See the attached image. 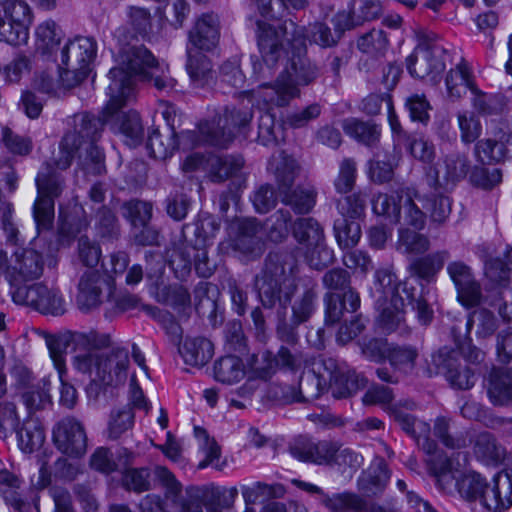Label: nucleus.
<instances>
[{
	"label": "nucleus",
	"mask_w": 512,
	"mask_h": 512,
	"mask_svg": "<svg viewBox=\"0 0 512 512\" xmlns=\"http://www.w3.org/2000/svg\"><path fill=\"white\" fill-rule=\"evenodd\" d=\"M129 364L128 351L124 348H117L104 359V366L107 370V379L105 383L123 382L127 376Z\"/></svg>",
	"instance_id": "46"
},
{
	"label": "nucleus",
	"mask_w": 512,
	"mask_h": 512,
	"mask_svg": "<svg viewBox=\"0 0 512 512\" xmlns=\"http://www.w3.org/2000/svg\"><path fill=\"white\" fill-rule=\"evenodd\" d=\"M411 227H400L395 244L396 250L407 256L421 255L430 249L428 236Z\"/></svg>",
	"instance_id": "30"
},
{
	"label": "nucleus",
	"mask_w": 512,
	"mask_h": 512,
	"mask_svg": "<svg viewBox=\"0 0 512 512\" xmlns=\"http://www.w3.org/2000/svg\"><path fill=\"white\" fill-rule=\"evenodd\" d=\"M342 128L348 136L366 146H374L379 141L381 135V130L378 125L370 121L365 122L356 118L344 120Z\"/></svg>",
	"instance_id": "37"
},
{
	"label": "nucleus",
	"mask_w": 512,
	"mask_h": 512,
	"mask_svg": "<svg viewBox=\"0 0 512 512\" xmlns=\"http://www.w3.org/2000/svg\"><path fill=\"white\" fill-rule=\"evenodd\" d=\"M77 255L79 261L90 269L96 267L100 261L102 251L100 246L87 236L78 239Z\"/></svg>",
	"instance_id": "59"
},
{
	"label": "nucleus",
	"mask_w": 512,
	"mask_h": 512,
	"mask_svg": "<svg viewBox=\"0 0 512 512\" xmlns=\"http://www.w3.org/2000/svg\"><path fill=\"white\" fill-rule=\"evenodd\" d=\"M306 48L291 46V56L274 83L260 84L259 97L264 106L284 107L300 97V87L312 84L319 76V67L305 57Z\"/></svg>",
	"instance_id": "5"
},
{
	"label": "nucleus",
	"mask_w": 512,
	"mask_h": 512,
	"mask_svg": "<svg viewBox=\"0 0 512 512\" xmlns=\"http://www.w3.org/2000/svg\"><path fill=\"white\" fill-rule=\"evenodd\" d=\"M214 376L225 384L236 383L245 376L244 364L237 356L222 357L214 364Z\"/></svg>",
	"instance_id": "41"
},
{
	"label": "nucleus",
	"mask_w": 512,
	"mask_h": 512,
	"mask_svg": "<svg viewBox=\"0 0 512 512\" xmlns=\"http://www.w3.org/2000/svg\"><path fill=\"white\" fill-rule=\"evenodd\" d=\"M446 52L439 44H419L407 58V69L413 77L427 79L437 85L445 70Z\"/></svg>",
	"instance_id": "11"
},
{
	"label": "nucleus",
	"mask_w": 512,
	"mask_h": 512,
	"mask_svg": "<svg viewBox=\"0 0 512 512\" xmlns=\"http://www.w3.org/2000/svg\"><path fill=\"white\" fill-rule=\"evenodd\" d=\"M357 46L363 53L377 54L386 50L388 39L382 30L372 29L358 39Z\"/></svg>",
	"instance_id": "63"
},
{
	"label": "nucleus",
	"mask_w": 512,
	"mask_h": 512,
	"mask_svg": "<svg viewBox=\"0 0 512 512\" xmlns=\"http://www.w3.org/2000/svg\"><path fill=\"white\" fill-rule=\"evenodd\" d=\"M298 263L291 254H270L263 270L255 278L258 299L265 308H275L285 317L296 290Z\"/></svg>",
	"instance_id": "4"
},
{
	"label": "nucleus",
	"mask_w": 512,
	"mask_h": 512,
	"mask_svg": "<svg viewBox=\"0 0 512 512\" xmlns=\"http://www.w3.org/2000/svg\"><path fill=\"white\" fill-rule=\"evenodd\" d=\"M393 399L392 390L385 386L370 388L364 395L365 404L387 405V410L403 431L416 440L417 444L429 455L435 454L436 444L429 438L430 425L417 419L407 410L415 406L413 402L404 405H390Z\"/></svg>",
	"instance_id": "6"
},
{
	"label": "nucleus",
	"mask_w": 512,
	"mask_h": 512,
	"mask_svg": "<svg viewBox=\"0 0 512 512\" xmlns=\"http://www.w3.org/2000/svg\"><path fill=\"white\" fill-rule=\"evenodd\" d=\"M374 278L371 295L379 312L378 321L386 331H394L404 319L405 300L400 294L404 282L399 283L389 269L377 270Z\"/></svg>",
	"instance_id": "7"
},
{
	"label": "nucleus",
	"mask_w": 512,
	"mask_h": 512,
	"mask_svg": "<svg viewBox=\"0 0 512 512\" xmlns=\"http://www.w3.org/2000/svg\"><path fill=\"white\" fill-rule=\"evenodd\" d=\"M96 42L90 37H76L68 40L55 55L60 79L64 86L71 88L81 83L91 71L96 57Z\"/></svg>",
	"instance_id": "8"
},
{
	"label": "nucleus",
	"mask_w": 512,
	"mask_h": 512,
	"mask_svg": "<svg viewBox=\"0 0 512 512\" xmlns=\"http://www.w3.org/2000/svg\"><path fill=\"white\" fill-rule=\"evenodd\" d=\"M469 160L465 155L451 154L438 162L427 173V182L436 192L442 193L441 188H447L462 180L468 173Z\"/></svg>",
	"instance_id": "16"
},
{
	"label": "nucleus",
	"mask_w": 512,
	"mask_h": 512,
	"mask_svg": "<svg viewBox=\"0 0 512 512\" xmlns=\"http://www.w3.org/2000/svg\"><path fill=\"white\" fill-rule=\"evenodd\" d=\"M278 31L282 38L290 46L305 47L306 42L315 44L321 48H331L337 45L339 38L335 32L324 22L315 21L307 27H299L292 20L285 21L279 26Z\"/></svg>",
	"instance_id": "13"
},
{
	"label": "nucleus",
	"mask_w": 512,
	"mask_h": 512,
	"mask_svg": "<svg viewBox=\"0 0 512 512\" xmlns=\"http://www.w3.org/2000/svg\"><path fill=\"white\" fill-rule=\"evenodd\" d=\"M53 440L57 448L68 456H82L87 449L85 430L74 418H65L55 426Z\"/></svg>",
	"instance_id": "17"
},
{
	"label": "nucleus",
	"mask_w": 512,
	"mask_h": 512,
	"mask_svg": "<svg viewBox=\"0 0 512 512\" xmlns=\"http://www.w3.org/2000/svg\"><path fill=\"white\" fill-rule=\"evenodd\" d=\"M372 210L401 227L423 230L427 211L433 222L442 224L451 213V201L443 193H421L414 187H401L392 194L378 193L372 200Z\"/></svg>",
	"instance_id": "2"
},
{
	"label": "nucleus",
	"mask_w": 512,
	"mask_h": 512,
	"mask_svg": "<svg viewBox=\"0 0 512 512\" xmlns=\"http://www.w3.org/2000/svg\"><path fill=\"white\" fill-rule=\"evenodd\" d=\"M415 287L408 281H404L403 293L406 300L412 305V308L417 312L418 320L421 324L427 325L433 318V310L427 303L423 296L415 297Z\"/></svg>",
	"instance_id": "56"
},
{
	"label": "nucleus",
	"mask_w": 512,
	"mask_h": 512,
	"mask_svg": "<svg viewBox=\"0 0 512 512\" xmlns=\"http://www.w3.org/2000/svg\"><path fill=\"white\" fill-rule=\"evenodd\" d=\"M327 385V379L305 374L301 377L299 388H297L300 402L317 399L327 388Z\"/></svg>",
	"instance_id": "61"
},
{
	"label": "nucleus",
	"mask_w": 512,
	"mask_h": 512,
	"mask_svg": "<svg viewBox=\"0 0 512 512\" xmlns=\"http://www.w3.org/2000/svg\"><path fill=\"white\" fill-rule=\"evenodd\" d=\"M448 258V251H437L425 257L415 259L410 264V271L413 275L429 281L442 268Z\"/></svg>",
	"instance_id": "42"
},
{
	"label": "nucleus",
	"mask_w": 512,
	"mask_h": 512,
	"mask_svg": "<svg viewBox=\"0 0 512 512\" xmlns=\"http://www.w3.org/2000/svg\"><path fill=\"white\" fill-rule=\"evenodd\" d=\"M280 136L281 128L276 125L274 114L267 109L259 117L258 140L267 146L277 143Z\"/></svg>",
	"instance_id": "53"
},
{
	"label": "nucleus",
	"mask_w": 512,
	"mask_h": 512,
	"mask_svg": "<svg viewBox=\"0 0 512 512\" xmlns=\"http://www.w3.org/2000/svg\"><path fill=\"white\" fill-rule=\"evenodd\" d=\"M102 277L95 269L86 270L78 283L77 305L82 311H88L101 303Z\"/></svg>",
	"instance_id": "24"
},
{
	"label": "nucleus",
	"mask_w": 512,
	"mask_h": 512,
	"mask_svg": "<svg viewBox=\"0 0 512 512\" xmlns=\"http://www.w3.org/2000/svg\"><path fill=\"white\" fill-rule=\"evenodd\" d=\"M44 269V261L42 255L32 249L17 250L14 253V261L7 270V281L10 290L17 287H28L26 282L38 279Z\"/></svg>",
	"instance_id": "15"
},
{
	"label": "nucleus",
	"mask_w": 512,
	"mask_h": 512,
	"mask_svg": "<svg viewBox=\"0 0 512 512\" xmlns=\"http://www.w3.org/2000/svg\"><path fill=\"white\" fill-rule=\"evenodd\" d=\"M477 320L476 334L478 337H490L497 329V320L493 313L487 309L474 311L467 321V330L470 332L474 322Z\"/></svg>",
	"instance_id": "55"
},
{
	"label": "nucleus",
	"mask_w": 512,
	"mask_h": 512,
	"mask_svg": "<svg viewBox=\"0 0 512 512\" xmlns=\"http://www.w3.org/2000/svg\"><path fill=\"white\" fill-rule=\"evenodd\" d=\"M209 178L213 182H223L237 175L244 165L241 156H211L207 160Z\"/></svg>",
	"instance_id": "33"
},
{
	"label": "nucleus",
	"mask_w": 512,
	"mask_h": 512,
	"mask_svg": "<svg viewBox=\"0 0 512 512\" xmlns=\"http://www.w3.org/2000/svg\"><path fill=\"white\" fill-rule=\"evenodd\" d=\"M280 194L282 202L298 214L309 213L316 203L317 193L312 186L298 187L293 191L285 190Z\"/></svg>",
	"instance_id": "40"
},
{
	"label": "nucleus",
	"mask_w": 512,
	"mask_h": 512,
	"mask_svg": "<svg viewBox=\"0 0 512 512\" xmlns=\"http://www.w3.org/2000/svg\"><path fill=\"white\" fill-rule=\"evenodd\" d=\"M164 271L162 262L157 263L153 272L146 273L147 281L150 282V290L157 302L172 306L173 308L185 307L190 304V294L188 290L179 284L159 286L158 280Z\"/></svg>",
	"instance_id": "20"
},
{
	"label": "nucleus",
	"mask_w": 512,
	"mask_h": 512,
	"mask_svg": "<svg viewBox=\"0 0 512 512\" xmlns=\"http://www.w3.org/2000/svg\"><path fill=\"white\" fill-rule=\"evenodd\" d=\"M263 235V228L256 219L238 220L233 248L244 256L258 257L263 252Z\"/></svg>",
	"instance_id": "19"
},
{
	"label": "nucleus",
	"mask_w": 512,
	"mask_h": 512,
	"mask_svg": "<svg viewBox=\"0 0 512 512\" xmlns=\"http://www.w3.org/2000/svg\"><path fill=\"white\" fill-rule=\"evenodd\" d=\"M49 391L50 381L47 378H43L37 385L27 388L22 398L29 412L39 410L50 403L51 396Z\"/></svg>",
	"instance_id": "52"
},
{
	"label": "nucleus",
	"mask_w": 512,
	"mask_h": 512,
	"mask_svg": "<svg viewBox=\"0 0 512 512\" xmlns=\"http://www.w3.org/2000/svg\"><path fill=\"white\" fill-rule=\"evenodd\" d=\"M7 20L29 31L33 21V13L25 0H16L2 9Z\"/></svg>",
	"instance_id": "54"
},
{
	"label": "nucleus",
	"mask_w": 512,
	"mask_h": 512,
	"mask_svg": "<svg viewBox=\"0 0 512 512\" xmlns=\"http://www.w3.org/2000/svg\"><path fill=\"white\" fill-rule=\"evenodd\" d=\"M418 355V350L413 346H394L388 351V359L394 370L405 375L414 370Z\"/></svg>",
	"instance_id": "49"
},
{
	"label": "nucleus",
	"mask_w": 512,
	"mask_h": 512,
	"mask_svg": "<svg viewBox=\"0 0 512 512\" xmlns=\"http://www.w3.org/2000/svg\"><path fill=\"white\" fill-rule=\"evenodd\" d=\"M488 484L480 474L472 472L457 481L458 492L467 500L479 499L485 505Z\"/></svg>",
	"instance_id": "48"
},
{
	"label": "nucleus",
	"mask_w": 512,
	"mask_h": 512,
	"mask_svg": "<svg viewBox=\"0 0 512 512\" xmlns=\"http://www.w3.org/2000/svg\"><path fill=\"white\" fill-rule=\"evenodd\" d=\"M335 237L342 249H351L357 245L361 238V227L356 221L343 218L334 224Z\"/></svg>",
	"instance_id": "51"
},
{
	"label": "nucleus",
	"mask_w": 512,
	"mask_h": 512,
	"mask_svg": "<svg viewBox=\"0 0 512 512\" xmlns=\"http://www.w3.org/2000/svg\"><path fill=\"white\" fill-rule=\"evenodd\" d=\"M207 512H230L238 495L236 487L225 488L210 484L202 487Z\"/></svg>",
	"instance_id": "28"
},
{
	"label": "nucleus",
	"mask_w": 512,
	"mask_h": 512,
	"mask_svg": "<svg viewBox=\"0 0 512 512\" xmlns=\"http://www.w3.org/2000/svg\"><path fill=\"white\" fill-rule=\"evenodd\" d=\"M474 451L478 458L488 464L500 462L505 454L504 449L496 443L495 438L490 433L478 435Z\"/></svg>",
	"instance_id": "50"
},
{
	"label": "nucleus",
	"mask_w": 512,
	"mask_h": 512,
	"mask_svg": "<svg viewBox=\"0 0 512 512\" xmlns=\"http://www.w3.org/2000/svg\"><path fill=\"white\" fill-rule=\"evenodd\" d=\"M187 72L196 87H204L213 80V69L209 58L201 52L193 53L188 47Z\"/></svg>",
	"instance_id": "36"
},
{
	"label": "nucleus",
	"mask_w": 512,
	"mask_h": 512,
	"mask_svg": "<svg viewBox=\"0 0 512 512\" xmlns=\"http://www.w3.org/2000/svg\"><path fill=\"white\" fill-rule=\"evenodd\" d=\"M257 38L260 57L251 56L253 77L265 81L273 77L279 61L289 54L284 39L274 26L257 21Z\"/></svg>",
	"instance_id": "10"
},
{
	"label": "nucleus",
	"mask_w": 512,
	"mask_h": 512,
	"mask_svg": "<svg viewBox=\"0 0 512 512\" xmlns=\"http://www.w3.org/2000/svg\"><path fill=\"white\" fill-rule=\"evenodd\" d=\"M194 434L198 441L199 449L204 455L203 460L198 464V468L204 469L212 465L215 469L222 470L226 462H220L221 448L215 439L210 438L207 431L201 427H195Z\"/></svg>",
	"instance_id": "38"
},
{
	"label": "nucleus",
	"mask_w": 512,
	"mask_h": 512,
	"mask_svg": "<svg viewBox=\"0 0 512 512\" xmlns=\"http://www.w3.org/2000/svg\"><path fill=\"white\" fill-rule=\"evenodd\" d=\"M29 39V31L0 16V41L10 45L26 44Z\"/></svg>",
	"instance_id": "57"
},
{
	"label": "nucleus",
	"mask_w": 512,
	"mask_h": 512,
	"mask_svg": "<svg viewBox=\"0 0 512 512\" xmlns=\"http://www.w3.org/2000/svg\"><path fill=\"white\" fill-rule=\"evenodd\" d=\"M509 135L498 131L493 138L479 140L474 147V156L482 165L495 164L503 161L507 156L506 143Z\"/></svg>",
	"instance_id": "26"
},
{
	"label": "nucleus",
	"mask_w": 512,
	"mask_h": 512,
	"mask_svg": "<svg viewBox=\"0 0 512 512\" xmlns=\"http://www.w3.org/2000/svg\"><path fill=\"white\" fill-rule=\"evenodd\" d=\"M445 83L448 96L454 100L461 98L467 90L472 91L476 86L471 69L464 60L449 71Z\"/></svg>",
	"instance_id": "29"
},
{
	"label": "nucleus",
	"mask_w": 512,
	"mask_h": 512,
	"mask_svg": "<svg viewBox=\"0 0 512 512\" xmlns=\"http://www.w3.org/2000/svg\"><path fill=\"white\" fill-rule=\"evenodd\" d=\"M192 262L199 276L207 278L213 273L214 266L209 262L205 246L199 249L185 246L183 250L174 252L170 259V264L175 270H189Z\"/></svg>",
	"instance_id": "23"
},
{
	"label": "nucleus",
	"mask_w": 512,
	"mask_h": 512,
	"mask_svg": "<svg viewBox=\"0 0 512 512\" xmlns=\"http://www.w3.org/2000/svg\"><path fill=\"white\" fill-rule=\"evenodd\" d=\"M316 283L308 280L292 305V321L295 326L306 322L315 312L317 306Z\"/></svg>",
	"instance_id": "32"
},
{
	"label": "nucleus",
	"mask_w": 512,
	"mask_h": 512,
	"mask_svg": "<svg viewBox=\"0 0 512 512\" xmlns=\"http://www.w3.org/2000/svg\"><path fill=\"white\" fill-rule=\"evenodd\" d=\"M189 43L196 49L210 51L220 39L219 18L214 13L202 14L195 22L188 35Z\"/></svg>",
	"instance_id": "21"
},
{
	"label": "nucleus",
	"mask_w": 512,
	"mask_h": 512,
	"mask_svg": "<svg viewBox=\"0 0 512 512\" xmlns=\"http://www.w3.org/2000/svg\"><path fill=\"white\" fill-rule=\"evenodd\" d=\"M337 206L343 217L356 219L365 211L366 195L361 191L352 193L340 199Z\"/></svg>",
	"instance_id": "58"
},
{
	"label": "nucleus",
	"mask_w": 512,
	"mask_h": 512,
	"mask_svg": "<svg viewBox=\"0 0 512 512\" xmlns=\"http://www.w3.org/2000/svg\"><path fill=\"white\" fill-rule=\"evenodd\" d=\"M472 106L481 115H494L502 111V103L498 97L488 95L479 90L476 86L471 91Z\"/></svg>",
	"instance_id": "60"
},
{
	"label": "nucleus",
	"mask_w": 512,
	"mask_h": 512,
	"mask_svg": "<svg viewBox=\"0 0 512 512\" xmlns=\"http://www.w3.org/2000/svg\"><path fill=\"white\" fill-rule=\"evenodd\" d=\"M100 119L88 114L73 117V130L67 132L59 146V156L53 164L47 163L36 177L38 196L33 206V216L38 228L48 229L54 218V199L61 194L63 180L56 169L70 167L75 154L83 146L95 163L103 160L101 149L95 144L101 133Z\"/></svg>",
	"instance_id": "1"
},
{
	"label": "nucleus",
	"mask_w": 512,
	"mask_h": 512,
	"mask_svg": "<svg viewBox=\"0 0 512 512\" xmlns=\"http://www.w3.org/2000/svg\"><path fill=\"white\" fill-rule=\"evenodd\" d=\"M179 352L186 364L202 367L213 356V344L206 338H187Z\"/></svg>",
	"instance_id": "31"
},
{
	"label": "nucleus",
	"mask_w": 512,
	"mask_h": 512,
	"mask_svg": "<svg viewBox=\"0 0 512 512\" xmlns=\"http://www.w3.org/2000/svg\"><path fill=\"white\" fill-rule=\"evenodd\" d=\"M259 90L260 86L255 91L245 93L247 104L243 100L239 107H227L223 116L219 117L217 127L208 121L200 123L199 131L205 141L215 146H226L237 132L245 129L253 117L251 109L253 100L263 102V98L258 95Z\"/></svg>",
	"instance_id": "9"
},
{
	"label": "nucleus",
	"mask_w": 512,
	"mask_h": 512,
	"mask_svg": "<svg viewBox=\"0 0 512 512\" xmlns=\"http://www.w3.org/2000/svg\"><path fill=\"white\" fill-rule=\"evenodd\" d=\"M276 364L284 369L296 372L307 367L308 358L298 350H291L282 346L275 358Z\"/></svg>",
	"instance_id": "62"
},
{
	"label": "nucleus",
	"mask_w": 512,
	"mask_h": 512,
	"mask_svg": "<svg viewBox=\"0 0 512 512\" xmlns=\"http://www.w3.org/2000/svg\"><path fill=\"white\" fill-rule=\"evenodd\" d=\"M429 466L441 490L450 492L453 487L457 488L458 469L453 466L451 459L442 454H435L430 458Z\"/></svg>",
	"instance_id": "34"
},
{
	"label": "nucleus",
	"mask_w": 512,
	"mask_h": 512,
	"mask_svg": "<svg viewBox=\"0 0 512 512\" xmlns=\"http://www.w3.org/2000/svg\"><path fill=\"white\" fill-rule=\"evenodd\" d=\"M102 354L96 350H91L75 356L73 365L76 370L85 374H95V379L105 382L107 379V370L104 366Z\"/></svg>",
	"instance_id": "45"
},
{
	"label": "nucleus",
	"mask_w": 512,
	"mask_h": 512,
	"mask_svg": "<svg viewBox=\"0 0 512 512\" xmlns=\"http://www.w3.org/2000/svg\"><path fill=\"white\" fill-rule=\"evenodd\" d=\"M339 442L333 440L313 441L299 438L289 447L290 454L303 462H311L318 465L331 464L337 451Z\"/></svg>",
	"instance_id": "18"
},
{
	"label": "nucleus",
	"mask_w": 512,
	"mask_h": 512,
	"mask_svg": "<svg viewBox=\"0 0 512 512\" xmlns=\"http://www.w3.org/2000/svg\"><path fill=\"white\" fill-rule=\"evenodd\" d=\"M117 62L118 65L109 71L110 84L107 95L111 97L110 105L133 98V77L151 83L160 91L172 89L175 85L168 65L158 60L143 45L124 47L118 55Z\"/></svg>",
	"instance_id": "3"
},
{
	"label": "nucleus",
	"mask_w": 512,
	"mask_h": 512,
	"mask_svg": "<svg viewBox=\"0 0 512 512\" xmlns=\"http://www.w3.org/2000/svg\"><path fill=\"white\" fill-rule=\"evenodd\" d=\"M35 37L36 52L43 56L55 57L58 55L57 51L60 50L59 45L64 33L55 21L48 19L36 27Z\"/></svg>",
	"instance_id": "27"
},
{
	"label": "nucleus",
	"mask_w": 512,
	"mask_h": 512,
	"mask_svg": "<svg viewBox=\"0 0 512 512\" xmlns=\"http://www.w3.org/2000/svg\"><path fill=\"white\" fill-rule=\"evenodd\" d=\"M10 295L16 304L32 307L43 314L59 316L65 312V300L59 290L42 283L17 287L10 291Z\"/></svg>",
	"instance_id": "12"
},
{
	"label": "nucleus",
	"mask_w": 512,
	"mask_h": 512,
	"mask_svg": "<svg viewBox=\"0 0 512 512\" xmlns=\"http://www.w3.org/2000/svg\"><path fill=\"white\" fill-rule=\"evenodd\" d=\"M470 182L483 189H491L502 181V172L498 168L488 169L475 166L469 176Z\"/></svg>",
	"instance_id": "64"
},
{
	"label": "nucleus",
	"mask_w": 512,
	"mask_h": 512,
	"mask_svg": "<svg viewBox=\"0 0 512 512\" xmlns=\"http://www.w3.org/2000/svg\"><path fill=\"white\" fill-rule=\"evenodd\" d=\"M131 99H125L121 102H116L111 105V97L102 110L100 123L101 127L104 124L110 125L114 132L121 133L125 142L129 146H137L143 140L144 129L140 120V116L136 111H129L127 113L120 112V109L127 104Z\"/></svg>",
	"instance_id": "14"
},
{
	"label": "nucleus",
	"mask_w": 512,
	"mask_h": 512,
	"mask_svg": "<svg viewBox=\"0 0 512 512\" xmlns=\"http://www.w3.org/2000/svg\"><path fill=\"white\" fill-rule=\"evenodd\" d=\"M485 506L489 510L500 511L512 505V469L498 472L487 488Z\"/></svg>",
	"instance_id": "22"
},
{
	"label": "nucleus",
	"mask_w": 512,
	"mask_h": 512,
	"mask_svg": "<svg viewBox=\"0 0 512 512\" xmlns=\"http://www.w3.org/2000/svg\"><path fill=\"white\" fill-rule=\"evenodd\" d=\"M44 440V429L36 420L25 421L23 427L18 431L19 447L25 453L38 450L43 445Z\"/></svg>",
	"instance_id": "47"
},
{
	"label": "nucleus",
	"mask_w": 512,
	"mask_h": 512,
	"mask_svg": "<svg viewBox=\"0 0 512 512\" xmlns=\"http://www.w3.org/2000/svg\"><path fill=\"white\" fill-rule=\"evenodd\" d=\"M486 388L493 404L506 405L512 402V369L493 368L487 378Z\"/></svg>",
	"instance_id": "25"
},
{
	"label": "nucleus",
	"mask_w": 512,
	"mask_h": 512,
	"mask_svg": "<svg viewBox=\"0 0 512 512\" xmlns=\"http://www.w3.org/2000/svg\"><path fill=\"white\" fill-rule=\"evenodd\" d=\"M320 503L330 512H358L364 508V500L351 492L324 493Z\"/></svg>",
	"instance_id": "39"
},
{
	"label": "nucleus",
	"mask_w": 512,
	"mask_h": 512,
	"mask_svg": "<svg viewBox=\"0 0 512 512\" xmlns=\"http://www.w3.org/2000/svg\"><path fill=\"white\" fill-rule=\"evenodd\" d=\"M271 166L274 167L280 193L289 190L300 172V166L296 159L285 152H280L278 156L273 157Z\"/></svg>",
	"instance_id": "35"
},
{
	"label": "nucleus",
	"mask_w": 512,
	"mask_h": 512,
	"mask_svg": "<svg viewBox=\"0 0 512 512\" xmlns=\"http://www.w3.org/2000/svg\"><path fill=\"white\" fill-rule=\"evenodd\" d=\"M364 377L355 371L336 372L330 383L335 398H346L365 387Z\"/></svg>",
	"instance_id": "43"
},
{
	"label": "nucleus",
	"mask_w": 512,
	"mask_h": 512,
	"mask_svg": "<svg viewBox=\"0 0 512 512\" xmlns=\"http://www.w3.org/2000/svg\"><path fill=\"white\" fill-rule=\"evenodd\" d=\"M293 236L307 249L319 245L324 240L323 229L313 218L298 219L293 226Z\"/></svg>",
	"instance_id": "44"
}]
</instances>
